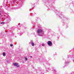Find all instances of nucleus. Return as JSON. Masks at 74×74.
<instances>
[{
	"mask_svg": "<svg viewBox=\"0 0 74 74\" xmlns=\"http://www.w3.org/2000/svg\"><path fill=\"white\" fill-rule=\"evenodd\" d=\"M43 32V31H42V30L39 29L37 30V33H42V32Z\"/></svg>",
	"mask_w": 74,
	"mask_h": 74,
	"instance_id": "obj_1",
	"label": "nucleus"
},
{
	"mask_svg": "<svg viewBox=\"0 0 74 74\" xmlns=\"http://www.w3.org/2000/svg\"><path fill=\"white\" fill-rule=\"evenodd\" d=\"M47 44L49 46H52V42L51 41H48L47 42Z\"/></svg>",
	"mask_w": 74,
	"mask_h": 74,
	"instance_id": "obj_2",
	"label": "nucleus"
},
{
	"mask_svg": "<svg viewBox=\"0 0 74 74\" xmlns=\"http://www.w3.org/2000/svg\"><path fill=\"white\" fill-rule=\"evenodd\" d=\"M30 42L31 43V45L32 46H34V44L33 43V41L31 40Z\"/></svg>",
	"mask_w": 74,
	"mask_h": 74,
	"instance_id": "obj_3",
	"label": "nucleus"
},
{
	"mask_svg": "<svg viewBox=\"0 0 74 74\" xmlns=\"http://www.w3.org/2000/svg\"><path fill=\"white\" fill-rule=\"evenodd\" d=\"M11 18L10 17H9L8 18L7 21L10 22V21H11Z\"/></svg>",
	"mask_w": 74,
	"mask_h": 74,
	"instance_id": "obj_4",
	"label": "nucleus"
},
{
	"mask_svg": "<svg viewBox=\"0 0 74 74\" xmlns=\"http://www.w3.org/2000/svg\"><path fill=\"white\" fill-rule=\"evenodd\" d=\"M15 66H17V67H19V65H17L18 64L16 63H14L13 64Z\"/></svg>",
	"mask_w": 74,
	"mask_h": 74,
	"instance_id": "obj_5",
	"label": "nucleus"
},
{
	"mask_svg": "<svg viewBox=\"0 0 74 74\" xmlns=\"http://www.w3.org/2000/svg\"><path fill=\"white\" fill-rule=\"evenodd\" d=\"M3 56H5V52H4L3 53Z\"/></svg>",
	"mask_w": 74,
	"mask_h": 74,
	"instance_id": "obj_6",
	"label": "nucleus"
},
{
	"mask_svg": "<svg viewBox=\"0 0 74 74\" xmlns=\"http://www.w3.org/2000/svg\"><path fill=\"white\" fill-rule=\"evenodd\" d=\"M4 23H5L4 22H1V24H4Z\"/></svg>",
	"mask_w": 74,
	"mask_h": 74,
	"instance_id": "obj_7",
	"label": "nucleus"
},
{
	"mask_svg": "<svg viewBox=\"0 0 74 74\" xmlns=\"http://www.w3.org/2000/svg\"><path fill=\"white\" fill-rule=\"evenodd\" d=\"M25 58L26 60H28V59L27 58L25 57Z\"/></svg>",
	"mask_w": 74,
	"mask_h": 74,
	"instance_id": "obj_8",
	"label": "nucleus"
},
{
	"mask_svg": "<svg viewBox=\"0 0 74 74\" xmlns=\"http://www.w3.org/2000/svg\"><path fill=\"white\" fill-rule=\"evenodd\" d=\"M42 45L43 46V47H45V44H42Z\"/></svg>",
	"mask_w": 74,
	"mask_h": 74,
	"instance_id": "obj_9",
	"label": "nucleus"
},
{
	"mask_svg": "<svg viewBox=\"0 0 74 74\" xmlns=\"http://www.w3.org/2000/svg\"><path fill=\"white\" fill-rule=\"evenodd\" d=\"M10 47H12V46H13V45L12 44H10Z\"/></svg>",
	"mask_w": 74,
	"mask_h": 74,
	"instance_id": "obj_10",
	"label": "nucleus"
},
{
	"mask_svg": "<svg viewBox=\"0 0 74 74\" xmlns=\"http://www.w3.org/2000/svg\"><path fill=\"white\" fill-rule=\"evenodd\" d=\"M65 64H67V62H65Z\"/></svg>",
	"mask_w": 74,
	"mask_h": 74,
	"instance_id": "obj_11",
	"label": "nucleus"
},
{
	"mask_svg": "<svg viewBox=\"0 0 74 74\" xmlns=\"http://www.w3.org/2000/svg\"><path fill=\"white\" fill-rule=\"evenodd\" d=\"M71 74H74V72H72V73H71Z\"/></svg>",
	"mask_w": 74,
	"mask_h": 74,
	"instance_id": "obj_12",
	"label": "nucleus"
},
{
	"mask_svg": "<svg viewBox=\"0 0 74 74\" xmlns=\"http://www.w3.org/2000/svg\"><path fill=\"white\" fill-rule=\"evenodd\" d=\"M38 35L39 36H41V34H38Z\"/></svg>",
	"mask_w": 74,
	"mask_h": 74,
	"instance_id": "obj_13",
	"label": "nucleus"
},
{
	"mask_svg": "<svg viewBox=\"0 0 74 74\" xmlns=\"http://www.w3.org/2000/svg\"><path fill=\"white\" fill-rule=\"evenodd\" d=\"M30 58H32V56H31Z\"/></svg>",
	"mask_w": 74,
	"mask_h": 74,
	"instance_id": "obj_14",
	"label": "nucleus"
}]
</instances>
